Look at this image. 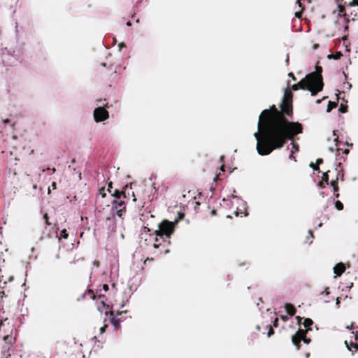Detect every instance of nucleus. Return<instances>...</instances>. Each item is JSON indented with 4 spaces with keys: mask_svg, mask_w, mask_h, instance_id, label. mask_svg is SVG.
<instances>
[{
    "mask_svg": "<svg viewBox=\"0 0 358 358\" xmlns=\"http://www.w3.org/2000/svg\"><path fill=\"white\" fill-rule=\"evenodd\" d=\"M258 130L254 134L257 141L256 149L259 155H268L273 150L283 147L287 140L303 132L298 122H289L272 105L264 110L259 117Z\"/></svg>",
    "mask_w": 358,
    "mask_h": 358,
    "instance_id": "nucleus-1",
    "label": "nucleus"
},
{
    "mask_svg": "<svg viewBox=\"0 0 358 358\" xmlns=\"http://www.w3.org/2000/svg\"><path fill=\"white\" fill-rule=\"evenodd\" d=\"M6 320H5L4 322L0 321V331H1V328L4 329L6 325H7V331L3 330V333L5 334L3 335V339L6 344V345L4 347L5 350H7V352H9L10 350V345L14 343L15 338L13 336V325L10 324L9 322L6 324Z\"/></svg>",
    "mask_w": 358,
    "mask_h": 358,
    "instance_id": "nucleus-2",
    "label": "nucleus"
},
{
    "mask_svg": "<svg viewBox=\"0 0 358 358\" xmlns=\"http://www.w3.org/2000/svg\"><path fill=\"white\" fill-rule=\"evenodd\" d=\"M292 94L287 90H285L284 96L280 103L281 112L284 114L289 115L292 113Z\"/></svg>",
    "mask_w": 358,
    "mask_h": 358,
    "instance_id": "nucleus-3",
    "label": "nucleus"
},
{
    "mask_svg": "<svg viewBox=\"0 0 358 358\" xmlns=\"http://www.w3.org/2000/svg\"><path fill=\"white\" fill-rule=\"evenodd\" d=\"M159 231H156V235L163 237L164 235L166 238H170L171 235L174 231V223L169 222L167 220H164L163 222L159 224Z\"/></svg>",
    "mask_w": 358,
    "mask_h": 358,
    "instance_id": "nucleus-4",
    "label": "nucleus"
},
{
    "mask_svg": "<svg viewBox=\"0 0 358 358\" xmlns=\"http://www.w3.org/2000/svg\"><path fill=\"white\" fill-rule=\"evenodd\" d=\"M320 75L315 73H311L306 76L305 78L302 79L299 83L301 89L302 90H310L312 86L315 85V82H318V77Z\"/></svg>",
    "mask_w": 358,
    "mask_h": 358,
    "instance_id": "nucleus-5",
    "label": "nucleus"
},
{
    "mask_svg": "<svg viewBox=\"0 0 358 358\" xmlns=\"http://www.w3.org/2000/svg\"><path fill=\"white\" fill-rule=\"evenodd\" d=\"M112 205V213L113 215H117L118 217H122V213L125 211L126 204L124 201H117L114 199L111 201Z\"/></svg>",
    "mask_w": 358,
    "mask_h": 358,
    "instance_id": "nucleus-6",
    "label": "nucleus"
},
{
    "mask_svg": "<svg viewBox=\"0 0 358 358\" xmlns=\"http://www.w3.org/2000/svg\"><path fill=\"white\" fill-rule=\"evenodd\" d=\"M108 117V112L103 107L99 106L94 110V119L96 122L106 120Z\"/></svg>",
    "mask_w": 358,
    "mask_h": 358,
    "instance_id": "nucleus-7",
    "label": "nucleus"
},
{
    "mask_svg": "<svg viewBox=\"0 0 358 358\" xmlns=\"http://www.w3.org/2000/svg\"><path fill=\"white\" fill-rule=\"evenodd\" d=\"M306 331L299 330L296 332L295 335L292 337V342L296 345L301 342V341H303V342L306 344H308L311 340L309 338H306Z\"/></svg>",
    "mask_w": 358,
    "mask_h": 358,
    "instance_id": "nucleus-8",
    "label": "nucleus"
},
{
    "mask_svg": "<svg viewBox=\"0 0 358 358\" xmlns=\"http://www.w3.org/2000/svg\"><path fill=\"white\" fill-rule=\"evenodd\" d=\"M318 82H315V85L311 87L310 88V94L311 96H315L318 92H320L322 90L323 88V82L321 75L318 77Z\"/></svg>",
    "mask_w": 358,
    "mask_h": 358,
    "instance_id": "nucleus-9",
    "label": "nucleus"
},
{
    "mask_svg": "<svg viewBox=\"0 0 358 358\" xmlns=\"http://www.w3.org/2000/svg\"><path fill=\"white\" fill-rule=\"evenodd\" d=\"M345 264L342 262H340L336 264V266L334 267V273L336 275L340 276L345 271Z\"/></svg>",
    "mask_w": 358,
    "mask_h": 358,
    "instance_id": "nucleus-10",
    "label": "nucleus"
},
{
    "mask_svg": "<svg viewBox=\"0 0 358 358\" xmlns=\"http://www.w3.org/2000/svg\"><path fill=\"white\" fill-rule=\"evenodd\" d=\"M285 308L286 312L290 315H294L296 313L295 307L290 303H286L285 306Z\"/></svg>",
    "mask_w": 358,
    "mask_h": 358,
    "instance_id": "nucleus-11",
    "label": "nucleus"
},
{
    "mask_svg": "<svg viewBox=\"0 0 358 358\" xmlns=\"http://www.w3.org/2000/svg\"><path fill=\"white\" fill-rule=\"evenodd\" d=\"M111 195L116 199H120L122 197V196L126 197L124 191L120 192L117 189H115L114 192L111 193Z\"/></svg>",
    "mask_w": 358,
    "mask_h": 358,
    "instance_id": "nucleus-12",
    "label": "nucleus"
},
{
    "mask_svg": "<svg viewBox=\"0 0 358 358\" xmlns=\"http://www.w3.org/2000/svg\"><path fill=\"white\" fill-rule=\"evenodd\" d=\"M337 106V103L335 101H329L327 112L329 113L333 108Z\"/></svg>",
    "mask_w": 358,
    "mask_h": 358,
    "instance_id": "nucleus-13",
    "label": "nucleus"
},
{
    "mask_svg": "<svg viewBox=\"0 0 358 358\" xmlns=\"http://www.w3.org/2000/svg\"><path fill=\"white\" fill-rule=\"evenodd\" d=\"M342 56V53L341 52H337L335 54H331L328 55V58L329 59H338Z\"/></svg>",
    "mask_w": 358,
    "mask_h": 358,
    "instance_id": "nucleus-14",
    "label": "nucleus"
},
{
    "mask_svg": "<svg viewBox=\"0 0 358 358\" xmlns=\"http://www.w3.org/2000/svg\"><path fill=\"white\" fill-rule=\"evenodd\" d=\"M110 322L115 329H117L120 324V321L119 320L115 319V317L111 318Z\"/></svg>",
    "mask_w": 358,
    "mask_h": 358,
    "instance_id": "nucleus-15",
    "label": "nucleus"
},
{
    "mask_svg": "<svg viewBox=\"0 0 358 358\" xmlns=\"http://www.w3.org/2000/svg\"><path fill=\"white\" fill-rule=\"evenodd\" d=\"M313 324V322L311 319H310V318L304 319L303 326L305 327H308L311 326Z\"/></svg>",
    "mask_w": 358,
    "mask_h": 358,
    "instance_id": "nucleus-16",
    "label": "nucleus"
},
{
    "mask_svg": "<svg viewBox=\"0 0 358 358\" xmlns=\"http://www.w3.org/2000/svg\"><path fill=\"white\" fill-rule=\"evenodd\" d=\"M337 181L335 180H331L329 184L333 187V189L335 192L338 191V187L336 185Z\"/></svg>",
    "mask_w": 358,
    "mask_h": 358,
    "instance_id": "nucleus-17",
    "label": "nucleus"
},
{
    "mask_svg": "<svg viewBox=\"0 0 358 358\" xmlns=\"http://www.w3.org/2000/svg\"><path fill=\"white\" fill-rule=\"evenodd\" d=\"M335 208L337 210H343V205L340 201H335Z\"/></svg>",
    "mask_w": 358,
    "mask_h": 358,
    "instance_id": "nucleus-18",
    "label": "nucleus"
},
{
    "mask_svg": "<svg viewBox=\"0 0 358 358\" xmlns=\"http://www.w3.org/2000/svg\"><path fill=\"white\" fill-rule=\"evenodd\" d=\"M328 173H329V171L324 173H323V176H322V180L327 185H329V177H328Z\"/></svg>",
    "mask_w": 358,
    "mask_h": 358,
    "instance_id": "nucleus-19",
    "label": "nucleus"
},
{
    "mask_svg": "<svg viewBox=\"0 0 358 358\" xmlns=\"http://www.w3.org/2000/svg\"><path fill=\"white\" fill-rule=\"evenodd\" d=\"M184 217V213H178L177 218L175 219L174 222H173L175 224L178 223L180 220H182Z\"/></svg>",
    "mask_w": 358,
    "mask_h": 358,
    "instance_id": "nucleus-20",
    "label": "nucleus"
},
{
    "mask_svg": "<svg viewBox=\"0 0 358 358\" xmlns=\"http://www.w3.org/2000/svg\"><path fill=\"white\" fill-rule=\"evenodd\" d=\"M60 236H61L63 238H65V239H66V238H68L69 234H68V233H67V231H66V229H63V230H62V231H61Z\"/></svg>",
    "mask_w": 358,
    "mask_h": 358,
    "instance_id": "nucleus-21",
    "label": "nucleus"
},
{
    "mask_svg": "<svg viewBox=\"0 0 358 358\" xmlns=\"http://www.w3.org/2000/svg\"><path fill=\"white\" fill-rule=\"evenodd\" d=\"M266 328H269V329H268V333H267V336H268V337H270L271 335H273V334H274V331H273V330L272 329V328H271V326L267 325V326H266Z\"/></svg>",
    "mask_w": 358,
    "mask_h": 358,
    "instance_id": "nucleus-22",
    "label": "nucleus"
},
{
    "mask_svg": "<svg viewBox=\"0 0 358 358\" xmlns=\"http://www.w3.org/2000/svg\"><path fill=\"white\" fill-rule=\"evenodd\" d=\"M299 89H301V85L299 83L294 84L292 86V90L294 91L298 90Z\"/></svg>",
    "mask_w": 358,
    "mask_h": 358,
    "instance_id": "nucleus-23",
    "label": "nucleus"
},
{
    "mask_svg": "<svg viewBox=\"0 0 358 358\" xmlns=\"http://www.w3.org/2000/svg\"><path fill=\"white\" fill-rule=\"evenodd\" d=\"M291 144L292 145V148L294 150V151L298 152L299 150V145L294 143H292Z\"/></svg>",
    "mask_w": 358,
    "mask_h": 358,
    "instance_id": "nucleus-24",
    "label": "nucleus"
},
{
    "mask_svg": "<svg viewBox=\"0 0 358 358\" xmlns=\"http://www.w3.org/2000/svg\"><path fill=\"white\" fill-rule=\"evenodd\" d=\"M309 166H310V167H311L315 171H319L320 170L319 167L317 166V164L315 165L313 162H311Z\"/></svg>",
    "mask_w": 358,
    "mask_h": 358,
    "instance_id": "nucleus-25",
    "label": "nucleus"
},
{
    "mask_svg": "<svg viewBox=\"0 0 358 358\" xmlns=\"http://www.w3.org/2000/svg\"><path fill=\"white\" fill-rule=\"evenodd\" d=\"M338 110L342 113H344L347 111V108L346 107H344L343 105H341L340 107H339V109Z\"/></svg>",
    "mask_w": 358,
    "mask_h": 358,
    "instance_id": "nucleus-26",
    "label": "nucleus"
},
{
    "mask_svg": "<svg viewBox=\"0 0 358 358\" xmlns=\"http://www.w3.org/2000/svg\"><path fill=\"white\" fill-rule=\"evenodd\" d=\"M349 6H358V0H352V2L349 3Z\"/></svg>",
    "mask_w": 358,
    "mask_h": 358,
    "instance_id": "nucleus-27",
    "label": "nucleus"
},
{
    "mask_svg": "<svg viewBox=\"0 0 358 358\" xmlns=\"http://www.w3.org/2000/svg\"><path fill=\"white\" fill-rule=\"evenodd\" d=\"M339 197V194L338 193H336L334 192V195L331 197V199H332L333 201H334L335 200V198H338Z\"/></svg>",
    "mask_w": 358,
    "mask_h": 358,
    "instance_id": "nucleus-28",
    "label": "nucleus"
},
{
    "mask_svg": "<svg viewBox=\"0 0 358 358\" xmlns=\"http://www.w3.org/2000/svg\"><path fill=\"white\" fill-rule=\"evenodd\" d=\"M106 328H107V325H104L103 327H101L99 329L100 334L104 333Z\"/></svg>",
    "mask_w": 358,
    "mask_h": 358,
    "instance_id": "nucleus-29",
    "label": "nucleus"
},
{
    "mask_svg": "<svg viewBox=\"0 0 358 358\" xmlns=\"http://www.w3.org/2000/svg\"><path fill=\"white\" fill-rule=\"evenodd\" d=\"M126 45L124 43H120L118 44V48L120 50H121L122 48H125Z\"/></svg>",
    "mask_w": 358,
    "mask_h": 358,
    "instance_id": "nucleus-30",
    "label": "nucleus"
},
{
    "mask_svg": "<svg viewBox=\"0 0 358 358\" xmlns=\"http://www.w3.org/2000/svg\"><path fill=\"white\" fill-rule=\"evenodd\" d=\"M289 158L291 159H293L294 162H296V159H295V157L294 156V151H291V153L289 155Z\"/></svg>",
    "mask_w": 358,
    "mask_h": 358,
    "instance_id": "nucleus-31",
    "label": "nucleus"
},
{
    "mask_svg": "<svg viewBox=\"0 0 358 358\" xmlns=\"http://www.w3.org/2000/svg\"><path fill=\"white\" fill-rule=\"evenodd\" d=\"M323 162L322 159L321 158H318L317 160H316V164L317 165H320V164H322Z\"/></svg>",
    "mask_w": 358,
    "mask_h": 358,
    "instance_id": "nucleus-32",
    "label": "nucleus"
},
{
    "mask_svg": "<svg viewBox=\"0 0 358 358\" xmlns=\"http://www.w3.org/2000/svg\"><path fill=\"white\" fill-rule=\"evenodd\" d=\"M340 178H343V174H341L340 173H338L337 174V176H336V178L335 180H338Z\"/></svg>",
    "mask_w": 358,
    "mask_h": 358,
    "instance_id": "nucleus-33",
    "label": "nucleus"
},
{
    "mask_svg": "<svg viewBox=\"0 0 358 358\" xmlns=\"http://www.w3.org/2000/svg\"><path fill=\"white\" fill-rule=\"evenodd\" d=\"M1 122H2L3 124H8V123H9V122H10V120H9L8 119H6V120H3V119H1Z\"/></svg>",
    "mask_w": 358,
    "mask_h": 358,
    "instance_id": "nucleus-34",
    "label": "nucleus"
},
{
    "mask_svg": "<svg viewBox=\"0 0 358 358\" xmlns=\"http://www.w3.org/2000/svg\"><path fill=\"white\" fill-rule=\"evenodd\" d=\"M103 289L105 291H108V289H109L108 285L104 284V285H103Z\"/></svg>",
    "mask_w": 358,
    "mask_h": 358,
    "instance_id": "nucleus-35",
    "label": "nucleus"
},
{
    "mask_svg": "<svg viewBox=\"0 0 358 358\" xmlns=\"http://www.w3.org/2000/svg\"><path fill=\"white\" fill-rule=\"evenodd\" d=\"M51 186L53 189H55L57 188L56 182H52Z\"/></svg>",
    "mask_w": 358,
    "mask_h": 358,
    "instance_id": "nucleus-36",
    "label": "nucleus"
},
{
    "mask_svg": "<svg viewBox=\"0 0 358 358\" xmlns=\"http://www.w3.org/2000/svg\"><path fill=\"white\" fill-rule=\"evenodd\" d=\"M112 187H113V186H112V182H110V183L108 184V190L110 192H110V189H111Z\"/></svg>",
    "mask_w": 358,
    "mask_h": 358,
    "instance_id": "nucleus-37",
    "label": "nucleus"
},
{
    "mask_svg": "<svg viewBox=\"0 0 358 358\" xmlns=\"http://www.w3.org/2000/svg\"><path fill=\"white\" fill-rule=\"evenodd\" d=\"M289 77L292 78L293 80H295V78L294 76V74L292 73H289L288 74Z\"/></svg>",
    "mask_w": 358,
    "mask_h": 358,
    "instance_id": "nucleus-38",
    "label": "nucleus"
},
{
    "mask_svg": "<svg viewBox=\"0 0 358 358\" xmlns=\"http://www.w3.org/2000/svg\"><path fill=\"white\" fill-rule=\"evenodd\" d=\"M324 294H325L326 295H328L329 294V289L328 288H326L324 292Z\"/></svg>",
    "mask_w": 358,
    "mask_h": 358,
    "instance_id": "nucleus-39",
    "label": "nucleus"
},
{
    "mask_svg": "<svg viewBox=\"0 0 358 358\" xmlns=\"http://www.w3.org/2000/svg\"><path fill=\"white\" fill-rule=\"evenodd\" d=\"M355 348L357 349L358 350V345L356 344V343H352L351 344Z\"/></svg>",
    "mask_w": 358,
    "mask_h": 358,
    "instance_id": "nucleus-40",
    "label": "nucleus"
},
{
    "mask_svg": "<svg viewBox=\"0 0 358 358\" xmlns=\"http://www.w3.org/2000/svg\"><path fill=\"white\" fill-rule=\"evenodd\" d=\"M235 215L237 216L239 215V213H242V212H239L238 210L235 211Z\"/></svg>",
    "mask_w": 358,
    "mask_h": 358,
    "instance_id": "nucleus-41",
    "label": "nucleus"
},
{
    "mask_svg": "<svg viewBox=\"0 0 358 358\" xmlns=\"http://www.w3.org/2000/svg\"><path fill=\"white\" fill-rule=\"evenodd\" d=\"M339 303H340L339 298H337V299H336V304L337 306H338V305H339Z\"/></svg>",
    "mask_w": 358,
    "mask_h": 358,
    "instance_id": "nucleus-42",
    "label": "nucleus"
},
{
    "mask_svg": "<svg viewBox=\"0 0 358 358\" xmlns=\"http://www.w3.org/2000/svg\"><path fill=\"white\" fill-rule=\"evenodd\" d=\"M346 85H348V89L351 88V87H352L351 84H350L349 83H346Z\"/></svg>",
    "mask_w": 358,
    "mask_h": 358,
    "instance_id": "nucleus-43",
    "label": "nucleus"
},
{
    "mask_svg": "<svg viewBox=\"0 0 358 358\" xmlns=\"http://www.w3.org/2000/svg\"><path fill=\"white\" fill-rule=\"evenodd\" d=\"M210 213H211L212 215H215V213H216V210H211V212H210Z\"/></svg>",
    "mask_w": 358,
    "mask_h": 358,
    "instance_id": "nucleus-44",
    "label": "nucleus"
},
{
    "mask_svg": "<svg viewBox=\"0 0 358 358\" xmlns=\"http://www.w3.org/2000/svg\"><path fill=\"white\" fill-rule=\"evenodd\" d=\"M285 62H286L287 64H288V62H289V55H287V58H286Z\"/></svg>",
    "mask_w": 358,
    "mask_h": 358,
    "instance_id": "nucleus-45",
    "label": "nucleus"
},
{
    "mask_svg": "<svg viewBox=\"0 0 358 358\" xmlns=\"http://www.w3.org/2000/svg\"><path fill=\"white\" fill-rule=\"evenodd\" d=\"M308 233L311 237H313V233L310 230L308 231Z\"/></svg>",
    "mask_w": 358,
    "mask_h": 358,
    "instance_id": "nucleus-46",
    "label": "nucleus"
},
{
    "mask_svg": "<svg viewBox=\"0 0 358 358\" xmlns=\"http://www.w3.org/2000/svg\"><path fill=\"white\" fill-rule=\"evenodd\" d=\"M127 26H131V23L130 21H128L126 24Z\"/></svg>",
    "mask_w": 358,
    "mask_h": 358,
    "instance_id": "nucleus-47",
    "label": "nucleus"
},
{
    "mask_svg": "<svg viewBox=\"0 0 358 358\" xmlns=\"http://www.w3.org/2000/svg\"><path fill=\"white\" fill-rule=\"evenodd\" d=\"M343 152H344L345 154H348V153L349 152V150H345L343 151Z\"/></svg>",
    "mask_w": 358,
    "mask_h": 358,
    "instance_id": "nucleus-48",
    "label": "nucleus"
},
{
    "mask_svg": "<svg viewBox=\"0 0 358 358\" xmlns=\"http://www.w3.org/2000/svg\"><path fill=\"white\" fill-rule=\"evenodd\" d=\"M217 178H218V175H217V176L215 177V178H214V180H214V181H216V180H217Z\"/></svg>",
    "mask_w": 358,
    "mask_h": 358,
    "instance_id": "nucleus-49",
    "label": "nucleus"
},
{
    "mask_svg": "<svg viewBox=\"0 0 358 358\" xmlns=\"http://www.w3.org/2000/svg\"><path fill=\"white\" fill-rule=\"evenodd\" d=\"M343 74L345 78L346 79L347 78V75L345 73V72H343Z\"/></svg>",
    "mask_w": 358,
    "mask_h": 358,
    "instance_id": "nucleus-50",
    "label": "nucleus"
},
{
    "mask_svg": "<svg viewBox=\"0 0 358 358\" xmlns=\"http://www.w3.org/2000/svg\"><path fill=\"white\" fill-rule=\"evenodd\" d=\"M220 169L223 171L224 170V166H222L220 167Z\"/></svg>",
    "mask_w": 358,
    "mask_h": 358,
    "instance_id": "nucleus-51",
    "label": "nucleus"
},
{
    "mask_svg": "<svg viewBox=\"0 0 358 358\" xmlns=\"http://www.w3.org/2000/svg\"><path fill=\"white\" fill-rule=\"evenodd\" d=\"M296 319L298 320V321H299V322H300V320H301V317H300L299 316H297V317H296Z\"/></svg>",
    "mask_w": 358,
    "mask_h": 358,
    "instance_id": "nucleus-52",
    "label": "nucleus"
},
{
    "mask_svg": "<svg viewBox=\"0 0 358 358\" xmlns=\"http://www.w3.org/2000/svg\"><path fill=\"white\" fill-rule=\"evenodd\" d=\"M296 3L299 4V6H301L300 0H296Z\"/></svg>",
    "mask_w": 358,
    "mask_h": 358,
    "instance_id": "nucleus-53",
    "label": "nucleus"
},
{
    "mask_svg": "<svg viewBox=\"0 0 358 358\" xmlns=\"http://www.w3.org/2000/svg\"><path fill=\"white\" fill-rule=\"evenodd\" d=\"M318 186H320V187H322V182H320L318 183Z\"/></svg>",
    "mask_w": 358,
    "mask_h": 358,
    "instance_id": "nucleus-54",
    "label": "nucleus"
},
{
    "mask_svg": "<svg viewBox=\"0 0 358 358\" xmlns=\"http://www.w3.org/2000/svg\"><path fill=\"white\" fill-rule=\"evenodd\" d=\"M244 215H245V216H247V215H248V213H247L245 210L244 211Z\"/></svg>",
    "mask_w": 358,
    "mask_h": 358,
    "instance_id": "nucleus-55",
    "label": "nucleus"
},
{
    "mask_svg": "<svg viewBox=\"0 0 358 358\" xmlns=\"http://www.w3.org/2000/svg\"><path fill=\"white\" fill-rule=\"evenodd\" d=\"M154 247H155V248H158V247H159V245H157L156 243H155V244H154Z\"/></svg>",
    "mask_w": 358,
    "mask_h": 358,
    "instance_id": "nucleus-56",
    "label": "nucleus"
},
{
    "mask_svg": "<svg viewBox=\"0 0 358 358\" xmlns=\"http://www.w3.org/2000/svg\"><path fill=\"white\" fill-rule=\"evenodd\" d=\"M345 343L347 345L348 349L349 350H350V348H349V347L348 346L347 341H345Z\"/></svg>",
    "mask_w": 358,
    "mask_h": 358,
    "instance_id": "nucleus-57",
    "label": "nucleus"
},
{
    "mask_svg": "<svg viewBox=\"0 0 358 358\" xmlns=\"http://www.w3.org/2000/svg\"><path fill=\"white\" fill-rule=\"evenodd\" d=\"M231 197H233V198H238V196H235V195H231Z\"/></svg>",
    "mask_w": 358,
    "mask_h": 358,
    "instance_id": "nucleus-58",
    "label": "nucleus"
},
{
    "mask_svg": "<svg viewBox=\"0 0 358 358\" xmlns=\"http://www.w3.org/2000/svg\"><path fill=\"white\" fill-rule=\"evenodd\" d=\"M352 327V324L350 327H347V329H350Z\"/></svg>",
    "mask_w": 358,
    "mask_h": 358,
    "instance_id": "nucleus-59",
    "label": "nucleus"
},
{
    "mask_svg": "<svg viewBox=\"0 0 358 358\" xmlns=\"http://www.w3.org/2000/svg\"><path fill=\"white\" fill-rule=\"evenodd\" d=\"M322 225V223H320V224L317 225V227H320Z\"/></svg>",
    "mask_w": 358,
    "mask_h": 358,
    "instance_id": "nucleus-60",
    "label": "nucleus"
},
{
    "mask_svg": "<svg viewBox=\"0 0 358 358\" xmlns=\"http://www.w3.org/2000/svg\"><path fill=\"white\" fill-rule=\"evenodd\" d=\"M256 328H257V329H258V330H259V325H257V326L256 327Z\"/></svg>",
    "mask_w": 358,
    "mask_h": 358,
    "instance_id": "nucleus-61",
    "label": "nucleus"
},
{
    "mask_svg": "<svg viewBox=\"0 0 358 358\" xmlns=\"http://www.w3.org/2000/svg\"><path fill=\"white\" fill-rule=\"evenodd\" d=\"M196 205H199V204H200V203L197 201V202H196Z\"/></svg>",
    "mask_w": 358,
    "mask_h": 358,
    "instance_id": "nucleus-62",
    "label": "nucleus"
},
{
    "mask_svg": "<svg viewBox=\"0 0 358 358\" xmlns=\"http://www.w3.org/2000/svg\"><path fill=\"white\" fill-rule=\"evenodd\" d=\"M107 220H110V217H107L106 219Z\"/></svg>",
    "mask_w": 358,
    "mask_h": 358,
    "instance_id": "nucleus-63",
    "label": "nucleus"
},
{
    "mask_svg": "<svg viewBox=\"0 0 358 358\" xmlns=\"http://www.w3.org/2000/svg\"><path fill=\"white\" fill-rule=\"evenodd\" d=\"M6 358H8V357H6Z\"/></svg>",
    "mask_w": 358,
    "mask_h": 358,
    "instance_id": "nucleus-64",
    "label": "nucleus"
}]
</instances>
